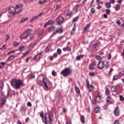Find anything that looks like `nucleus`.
<instances>
[{
    "instance_id": "obj_1",
    "label": "nucleus",
    "mask_w": 124,
    "mask_h": 124,
    "mask_svg": "<svg viewBox=\"0 0 124 124\" xmlns=\"http://www.w3.org/2000/svg\"><path fill=\"white\" fill-rule=\"evenodd\" d=\"M37 84L39 86H42L45 91H49L52 87V83L47 79V78H43L42 80L39 78L36 79Z\"/></svg>"
},
{
    "instance_id": "obj_2",
    "label": "nucleus",
    "mask_w": 124,
    "mask_h": 124,
    "mask_svg": "<svg viewBox=\"0 0 124 124\" xmlns=\"http://www.w3.org/2000/svg\"><path fill=\"white\" fill-rule=\"evenodd\" d=\"M40 117L42 118L43 123L45 124H52L53 123V115H50L49 113H46L41 111L39 113Z\"/></svg>"
},
{
    "instance_id": "obj_3",
    "label": "nucleus",
    "mask_w": 124,
    "mask_h": 124,
    "mask_svg": "<svg viewBox=\"0 0 124 124\" xmlns=\"http://www.w3.org/2000/svg\"><path fill=\"white\" fill-rule=\"evenodd\" d=\"M23 6H24L23 4H19L16 5V8L10 7L9 9V11L10 13L12 14H14V13L19 14V13H21V12L23 11Z\"/></svg>"
},
{
    "instance_id": "obj_4",
    "label": "nucleus",
    "mask_w": 124,
    "mask_h": 124,
    "mask_svg": "<svg viewBox=\"0 0 124 124\" xmlns=\"http://www.w3.org/2000/svg\"><path fill=\"white\" fill-rule=\"evenodd\" d=\"M11 83L16 90H20L21 87H24V81L21 79H13Z\"/></svg>"
},
{
    "instance_id": "obj_5",
    "label": "nucleus",
    "mask_w": 124,
    "mask_h": 124,
    "mask_svg": "<svg viewBox=\"0 0 124 124\" xmlns=\"http://www.w3.org/2000/svg\"><path fill=\"white\" fill-rule=\"evenodd\" d=\"M72 73V70L70 67L65 68L61 73V75H63V77H67Z\"/></svg>"
},
{
    "instance_id": "obj_6",
    "label": "nucleus",
    "mask_w": 124,
    "mask_h": 124,
    "mask_svg": "<svg viewBox=\"0 0 124 124\" xmlns=\"http://www.w3.org/2000/svg\"><path fill=\"white\" fill-rule=\"evenodd\" d=\"M31 30L29 29L24 31L21 35L20 36V39H26L28 38V36L31 34Z\"/></svg>"
},
{
    "instance_id": "obj_7",
    "label": "nucleus",
    "mask_w": 124,
    "mask_h": 124,
    "mask_svg": "<svg viewBox=\"0 0 124 124\" xmlns=\"http://www.w3.org/2000/svg\"><path fill=\"white\" fill-rule=\"evenodd\" d=\"M64 21V18L62 16H58L55 20L57 25H59V26L62 25V24H63Z\"/></svg>"
},
{
    "instance_id": "obj_8",
    "label": "nucleus",
    "mask_w": 124,
    "mask_h": 124,
    "mask_svg": "<svg viewBox=\"0 0 124 124\" xmlns=\"http://www.w3.org/2000/svg\"><path fill=\"white\" fill-rule=\"evenodd\" d=\"M104 66H105V64L104 63V62H103V61L101 60L99 61L98 63V68H99V69H102L104 68Z\"/></svg>"
},
{
    "instance_id": "obj_9",
    "label": "nucleus",
    "mask_w": 124,
    "mask_h": 124,
    "mask_svg": "<svg viewBox=\"0 0 124 124\" xmlns=\"http://www.w3.org/2000/svg\"><path fill=\"white\" fill-rule=\"evenodd\" d=\"M59 32L60 33H62V32H63V30L62 28H59L58 30H55L53 31L52 35H56V34H57V33H59Z\"/></svg>"
},
{
    "instance_id": "obj_10",
    "label": "nucleus",
    "mask_w": 124,
    "mask_h": 124,
    "mask_svg": "<svg viewBox=\"0 0 124 124\" xmlns=\"http://www.w3.org/2000/svg\"><path fill=\"white\" fill-rule=\"evenodd\" d=\"M42 58V55L41 54H38L36 55V56L34 58V60L35 61H37L38 62V61H40V59Z\"/></svg>"
},
{
    "instance_id": "obj_11",
    "label": "nucleus",
    "mask_w": 124,
    "mask_h": 124,
    "mask_svg": "<svg viewBox=\"0 0 124 124\" xmlns=\"http://www.w3.org/2000/svg\"><path fill=\"white\" fill-rule=\"evenodd\" d=\"M41 15H42V13H40L39 15H38V16H33L31 19L30 20V22H32L33 21H34V20H35L36 19H37V18H38V17L41 16Z\"/></svg>"
},
{
    "instance_id": "obj_12",
    "label": "nucleus",
    "mask_w": 124,
    "mask_h": 124,
    "mask_svg": "<svg viewBox=\"0 0 124 124\" xmlns=\"http://www.w3.org/2000/svg\"><path fill=\"white\" fill-rule=\"evenodd\" d=\"M93 46L94 48H95V49H96V48H98L99 46H100V43H99V41H96V42H95Z\"/></svg>"
},
{
    "instance_id": "obj_13",
    "label": "nucleus",
    "mask_w": 124,
    "mask_h": 124,
    "mask_svg": "<svg viewBox=\"0 0 124 124\" xmlns=\"http://www.w3.org/2000/svg\"><path fill=\"white\" fill-rule=\"evenodd\" d=\"M6 102V98L5 97L2 98L1 100V107H2V106H3V105L5 104Z\"/></svg>"
},
{
    "instance_id": "obj_14",
    "label": "nucleus",
    "mask_w": 124,
    "mask_h": 124,
    "mask_svg": "<svg viewBox=\"0 0 124 124\" xmlns=\"http://www.w3.org/2000/svg\"><path fill=\"white\" fill-rule=\"evenodd\" d=\"M101 99V97L100 96H97L95 98V101H94L93 104H96V102H98V101H99V100H100Z\"/></svg>"
},
{
    "instance_id": "obj_15",
    "label": "nucleus",
    "mask_w": 124,
    "mask_h": 124,
    "mask_svg": "<svg viewBox=\"0 0 124 124\" xmlns=\"http://www.w3.org/2000/svg\"><path fill=\"white\" fill-rule=\"evenodd\" d=\"M119 107H117L114 111L115 116H119Z\"/></svg>"
},
{
    "instance_id": "obj_16",
    "label": "nucleus",
    "mask_w": 124,
    "mask_h": 124,
    "mask_svg": "<svg viewBox=\"0 0 124 124\" xmlns=\"http://www.w3.org/2000/svg\"><path fill=\"white\" fill-rule=\"evenodd\" d=\"M90 26H91V24H88L86 25V26L84 28V32H86V31H88V30H89V29H90Z\"/></svg>"
},
{
    "instance_id": "obj_17",
    "label": "nucleus",
    "mask_w": 124,
    "mask_h": 124,
    "mask_svg": "<svg viewBox=\"0 0 124 124\" xmlns=\"http://www.w3.org/2000/svg\"><path fill=\"white\" fill-rule=\"evenodd\" d=\"M67 16H69V17H72V15H73V13H72V11L70 10H68L66 13Z\"/></svg>"
},
{
    "instance_id": "obj_18",
    "label": "nucleus",
    "mask_w": 124,
    "mask_h": 124,
    "mask_svg": "<svg viewBox=\"0 0 124 124\" xmlns=\"http://www.w3.org/2000/svg\"><path fill=\"white\" fill-rule=\"evenodd\" d=\"M29 18L28 17H22L20 21V23L22 24V23H24V22H26V21H27L28 20Z\"/></svg>"
},
{
    "instance_id": "obj_19",
    "label": "nucleus",
    "mask_w": 124,
    "mask_h": 124,
    "mask_svg": "<svg viewBox=\"0 0 124 124\" xmlns=\"http://www.w3.org/2000/svg\"><path fill=\"white\" fill-rule=\"evenodd\" d=\"M55 29H56V27L54 26H51L48 28V31L49 32H52L53 31L55 30Z\"/></svg>"
},
{
    "instance_id": "obj_20",
    "label": "nucleus",
    "mask_w": 124,
    "mask_h": 124,
    "mask_svg": "<svg viewBox=\"0 0 124 124\" xmlns=\"http://www.w3.org/2000/svg\"><path fill=\"white\" fill-rule=\"evenodd\" d=\"M62 50L64 51V52H66V51H71V48L67 46L66 47L63 48Z\"/></svg>"
},
{
    "instance_id": "obj_21",
    "label": "nucleus",
    "mask_w": 124,
    "mask_h": 124,
    "mask_svg": "<svg viewBox=\"0 0 124 124\" xmlns=\"http://www.w3.org/2000/svg\"><path fill=\"white\" fill-rule=\"evenodd\" d=\"M6 63L5 62H0V69H1V68L4 67Z\"/></svg>"
},
{
    "instance_id": "obj_22",
    "label": "nucleus",
    "mask_w": 124,
    "mask_h": 124,
    "mask_svg": "<svg viewBox=\"0 0 124 124\" xmlns=\"http://www.w3.org/2000/svg\"><path fill=\"white\" fill-rule=\"evenodd\" d=\"M84 55H80L78 56L76 58V60L77 61H80V60H81V59H82V58L84 57Z\"/></svg>"
},
{
    "instance_id": "obj_23",
    "label": "nucleus",
    "mask_w": 124,
    "mask_h": 124,
    "mask_svg": "<svg viewBox=\"0 0 124 124\" xmlns=\"http://www.w3.org/2000/svg\"><path fill=\"white\" fill-rule=\"evenodd\" d=\"M75 90L78 94L80 93V89H79V88H78L77 86L75 87Z\"/></svg>"
},
{
    "instance_id": "obj_24",
    "label": "nucleus",
    "mask_w": 124,
    "mask_h": 124,
    "mask_svg": "<svg viewBox=\"0 0 124 124\" xmlns=\"http://www.w3.org/2000/svg\"><path fill=\"white\" fill-rule=\"evenodd\" d=\"M75 31H76V25H74L71 32V34H73L75 32Z\"/></svg>"
},
{
    "instance_id": "obj_25",
    "label": "nucleus",
    "mask_w": 124,
    "mask_h": 124,
    "mask_svg": "<svg viewBox=\"0 0 124 124\" xmlns=\"http://www.w3.org/2000/svg\"><path fill=\"white\" fill-rule=\"evenodd\" d=\"M94 112L95 113H99V112H100V108L99 107H96L94 109Z\"/></svg>"
},
{
    "instance_id": "obj_26",
    "label": "nucleus",
    "mask_w": 124,
    "mask_h": 124,
    "mask_svg": "<svg viewBox=\"0 0 124 124\" xmlns=\"http://www.w3.org/2000/svg\"><path fill=\"white\" fill-rule=\"evenodd\" d=\"M80 121L82 124H85V117L83 115L80 116Z\"/></svg>"
},
{
    "instance_id": "obj_27",
    "label": "nucleus",
    "mask_w": 124,
    "mask_h": 124,
    "mask_svg": "<svg viewBox=\"0 0 124 124\" xmlns=\"http://www.w3.org/2000/svg\"><path fill=\"white\" fill-rule=\"evenodd\" d=\"M13 59H15V55H11L8 58V61H12Z\"/></svg>"
},
{
    "instance_id": "obj_28",
    "label": "nucleus",
    "mask_w": 124,
    "mask_h": 124,
    "mask_svg": "<svg viewBox=\"0 0 124 124\" xmlns=\"http://www.w3.org/2000/svg\"><path fill=\"white\" fill-rule=\"evenodd\" d=\"M89 92H93V85H90L87 87Z\"/></svg>"
},
{
    "instance_id": "obj_29",
    "label": "nucleus",
    "mask_w": 124,
    "mask_h": 124,
    "mask_svg": "<svg viewBox=\"0 0 124 124\" xmlns=\"http://www.w3.org/2000/svg\"><path fill=\"white\" fill-rule=\"evenodd\" d=\"M90 70H93V62H92L89 66Z\"/></svg>"
},
{
    "instance_id": "obj_30",
    "label": "nucleus",
    "mask_w": 124,
    "mask_h": 124,
    "mask_svg": "<svg viewBox=\"0 0 124 124\" xmlns=\"http://www.w3.org/2000/svg\"><path fill=\"white\" fill-rule=\"evenodd\" d=\"M2 89H3V83L0 82V92H2Z\"/></svg>"
},
{
    "instance_id": "obj_31",
    "label": "nucleus",
    "mask_w": 124,
    "mask_h": 124,
    "mask_svg": "<svg viewBox=\"0 0 124 124\" xmlns=\"http://www.w3.org/2000/svg\"><path fill=\"white\" fill-rule=\"evenodd\" d=\"M105 93L106 95H109L110 94V90L108 89H106Z\"/></svg>"
},
{
    "instance_id": "obj_32",
    "label": "nucleus",
    "mask_w": 124,
    "mask_h": 124,
    "mask_svg": "<svg viewBox=\"0 0 124 124\" xmlns=\"http://www.w3.org/2000/svg\"><path fill=\"white\" fill-rule=\"evenodd\" d=\"M79 20V16H76V17L74 18L72 20L73 23H75V22H77Z\"/></svg>"
},
{
    "instance_id": "obj_33",
    "label": "nucleus",
    "mask_w": 124,
    "mask_h": 124,
    "mask_svg": "<svg viewBox=\"0 0 124 124\" xmlns=\"http://www.w3.org/2000/svg\"><path fill=\"white\" fill-rule=\"evenodd\" d=\"M120 10V4H117L115 7V11H119Z\"/></svg>"
},
{
    "instance_id": "obj_34",
    "label": "nucleus",
    "mask_w": 124,
    "mask_h": 124,
    "mask_svg": "<svg viewBox=\"0 0 124 124\" xmlns=\"http://www.w3.org/2000/svg\"><path fill=\"white\" fill-rule=\"evenodd\" d=\"M106 7L107 8H111V3L110 2H107L106 4Z\"/></svg>"
},
{
    "instance_id": "obj_35",
    "label": "nucleus",
    "mask_w": 124,
    "mask_h": 124,
    "mask_svg": "<svg viewBox=\"0 0 124 124\" xmlns=\"http://www.w3.org/2000/svg\"><path fill=\"white\" fill-rule=\"evenodd\" d=\"M21 111H26L27 110V108L25 106H22L20 108Z\"/></svg>"
},
{
    "instance_id": "obj_36",
    "label": "nucleus",
    "mask_w": 124,
    "mask_h": 124,
    "mask_svg": "<svg viewBox=\"0 0 124 124\" xmlns=\"http://www.w3.org/2000/svg\"><path fill=\"white\" fill-rule=\"evenodd\" d=\"M24 48H25V46H19L18 50H19V51H20V52H22Z\"/></svg>"
},
{
    "instance_id": "obj_37",
    "label": "nucleus",
    "mask_w": 124,
    "mask_h": 124,
    "mask_svg": "<svg viewBox=\"0 0 124 124\" xmlns=\"http://www.w3.org/2000/svg\"><path fill=\"white\" fill-rule=\"evenodd\" d=\"M16 52V50H11L8 53V55H11V54H14V53H15Z\"/></svg>"
},
{
    "instance_id": "obj_38",
    "label": "nucleus",
    "mask_w": 124,
    "mask_h": 124,
    "mask_svg": "<svg viewBox=\"0 0 124 124\" xmlns=\"http://www.w3.org/2000/svg\"><path fill=\"white\" fill-rule=\"evenodd\" d=\"M35 45V44H34V43H31L30 45H29L28 46V48H30V47H32V48H33V47H34Z\"/></svg>"
},
{
    "instance_id": "obj_39",
    "label": "nucleus",
    "mask_w": 124,
    "mask_h": 124,
    "mask_svg": "<svg viewBox=\"0 0 124 124\" xmlns=\"http://www.w3.org/2000/svg\"><path fill=\"white\" fill-rule=\"evenodd\" d=\"M96 3L97 4H103V2L102 1H101L100 0H97Z\"/></svg>"
},
{
    "instance_id": "obj_40",
    "label": "nucleus",
    "mask_w": 124,
    "mask_h": 124,
    "mask_svg": "<svg viewBox=\"0 0 124 124\" xmlns=\"http://www.w3.org/2000/svg\"><path fill=\"white\" fill-rule=\"evenodd\" d=\"M95 58H96V60H97L98 61H100V60H102V58L98 55H96L95 56Z\"/></svg>"
},
{
    "instance_id": "obj_41",
    "label": "nucleus",
    "mask_w": 124,
    "mask_h": 124,
    "mask_svg": "<svg viewBox=\"0 0 124 124\" xmlns=\"http://www.w3.org/2000/svg\"><path fill=\"white\" fill-rule=\"evenodd\" d=\"M45 2H46V0H43V2L41 0H39L38 1V3H39L40 4H43V3H45Z\"/></svg>"
},
{
    "instance_id": "obj_42",
    "label": "nucleus",
    "mask_w": 124,
    "mask_h": 124,
    "mask_svg": "<svg viewBox=\"0 0 124 124\" xmlns=\"http://www.w3.org/2000/svg\"><path fill=\"white\" fill-rule=\"evenodd\" d=\"M118 79H119V76H117V75H115L113 77V80L114 81H116V80H118Z\"/></svg>"
},
{
    "instance_id": "obj_43",
    "label": "nucleus",
    "mask_w": 124,
    "mask_h": 124,
    "mask_svg": "<svg viewBox=\"0 0 124 124\" xmlns=\"http://www.w3.org/2000/svg\"><path fill=\"white\" fill-rule=\"evenodd\" d=\"M117 94H118V92L117 91V90L112 91V95H117Z\"/></svg>"
},
{
    "instance_id": "obj_44",
    "label": "nucleus",
    "mask_w": 124,
    "mask_h": 124,
    "mask_svg": "<svg viewBox=\"0 0 124 124\" xmlns=\"http://www.w3.org/2000/svg\"><path fill=\"white\" fill-rule=\"evenodd\" d=\"M47 25H52L53 24V20H49L47 22Z\"/></svg>"
},
{
    "instance_id": "obj_45",
    "label": "nucleus",
    "mask_w": 124,
    "mask_h": 124,
    "mask_svg": "<svg viewBox=\"0 0 124 124\" xmlns=\"http://www.w3.org/2000/svg\"><path fill=\"white\" fill-rule=\"evenodd\" d=\"M57 52L59 55H61L62 54V49H61V48H58Z\"/></svg>"
},
{
    "instance_id": "obj_46",
    "label": "nucleus",
    "mask_w": 124,
    "mask_h": 124,
    "mask_svg": "<svg viewBox=\"0 0 124 124\" xmlns=\"http://www.w3.org/2000/svg\"><path fill=\"white\" fill-rule=\"evenodd\" d=\"M13 45L14 46H17V45H19V43H18L17 42H14L13 43Z\"/></svg>"
},
{
    "instance_id": "obj_47",
    "label": "nucleus",
    "mask_w": 124,
    "mask_h": 124,
    "mask_svg": "<svg viewBox=\"0 0 124 124\" xmlns=\"http://www.w3.org/2000/svg\"><path fill=\"white\" fill-rule=\"evenodd\" d=\"M86 86L88 88V87H89L90 86V82H89V80H86Z\"/></svg>"
},
{
    "instance_id": "obj_48",
    "label": "nucleus",
    "mask_w": 124,
    "mask_h": 124,
    "mask_svg": "<svg viewBox=\"0 0 124 124\" xmlns=\"http://www.w3.org/2000/svg\"><path fill=\"white\" fill-rule=\"evenodd\" d=\"M111 91H112V92L117 91V88L115 86H112L111 87Z\"/></svg>"
},
{
    "instance_id": "obj_49",
    "label": "nucleus",
    "mask_w": 124,
    "mask_h": 124,
    "mask_svg": "<svg viewBox=\"0 0 124 124\" xmlns=\"http://www.w3.org/2000/svg\"><path fill=\"white\" fill-rule=\"evenodd\" d=\"M106 13L107 14H110L111 13V11L110 10V9H107L106 10Z\"/></svg>"
},
{
    "instance_id": "obj_50",
    "label": "nucleus",
    "mask_w": 124,
    "mask_h": 124,
    "mask_svg": "<svg viewBox=\"0 0 124 124\" xmlns=\"http://www.w3.org/2000/svg\"><path fill=\"white\" fill-rule=\"evenodd\" d=\"M107 102H109V101H110V100H111V96H108L107 97Z\"/></svg>"
},
{
    "instance_id": "obj_51",
    "label": "nucleus",
    "mask_w": 124,
    "mask_h": 124,
    "mask_svg": "<svg viewBox=\"0 0 124 124\" xmlns=\"http://www.w3.org/2000/svg\"><path fill=\"white\" fill-rule=\"evenodd\" d=\"M52 75H53V76H56L57 75V73H56V71H55L54 70L52 71Z\"/></svg>"
},
{
    "instance_id": "obj_52",
    "label": "nucleus",
    "mask_w": 124,
    "mask_h": 124,
    "mask_svg": "<svg viewBox=\"0 0 124 124\" xmlns=\"http://www.w3.org/2000/svg\"><path fill=\"white\" fill-rule=\"evenodd\" d=\"M29 77H30L31 79H33V78H34V77H35L34 76V75L31 74L29 75Z\"/></svg>"
},
{
    "instance_id": "obj_53",
    "label": "nucleus",
    "mask_w": 124,
    "mask_h": 124,
    "mask_svg": "<svg viewBox=\"0 0 124 124\" xmlns=\"http://www.w3.org/2000/svg\"><path fill=\"white\" fill-rule=\"evenodd\" d=\"M29 53H30V51H26L25 53H23V57H26Z\"/></svg>"
},
{
    "instance_id": "obj_54",
    "label": "nucleus",
    "mask_w": 124,
    "mask_h": 124,
    "mask_svg": "<svg viewBox=\"0 0 124 124\" xmlns=\"http://www.w3.org/2000/svg\"><path fill=\"white\" fill-rule=\"evenodd\" d=\"M121 76H124V70L120 73Z\"/></svg>"
},
{
    "instance_id": "obj_55",
    "label": "nucleus",
    "mask_w": 124,
    "mask_h": 124,
    "mask_svg": "<svg viewBox=\"0 0 124 124\" xmlns=\"http://www.w3.org/2000/svg\"><path fill=\"white\" fill-rule=\"evenodd\" d=\"M31 103L30 102H28L27 103V106H29V107H31Z\"/></svg>"
},
{
    "instance_id": "obj_56",
    "label": "nucleus",
    "mask_w": 124,
    "mask_h": 124,
    "mask_svg": "<svg viewBox=\"0 0 124 124\" xmlns=\"http://www.w3.org/2000/svg\"><path fill=\"white\" fill-rule=\"evenodd\" d=\"M66 124H71V120H70V121L67 120L66 122Z\"/></svg>"
},
{
    "instance_id": "obj_57",
    "label": "nucleus",
    "mask_w": 124,
    "mask_h": 124,
    "mask_svg": "<svg viewBox=\"0 0 124 124\" xmlns=\"http://www.w3.org/2000/svg\"><path fill=\"white\" fill-rule=\"evenodd\" d=\"M112 58V56L111 55V54H109L108 56V59L111 60V58Z\"/></svg>"
},
{
    "instance_id": "obj_58",
    "label": "nucleus",
    "mask_w": 124,
    "mask_h": 124,
    "mask_svg": "<svg viewBox=\"0 0 124 124\" xmlns=\"http://www.w3.org/2000/svg\"><path fill=\"white\" fill-rule=\"evenodd\" d=\"M116 23L117 25H121V20H118L116 22Z\"/></svg>"
},
{
    "instance_id": "obj_59",
    "label": "nucleus",
    "mask_w": 124,
    "mask_h": 124,
    "mask_svg": "<svg viewBox=\"0 0 124 124\" xmlns=\"http://www.w3.org/2000/svg\"><path fill=\"white\" fill-rule=\"evenodd\" d=\"M120 99L121 101H123L124 99V96H120Z\"/></svg>"
},
{
    "instance_id": "obj_60",
    "label": "nucleus",
    "mask_w": 124,
    "mask_h": 124,
    "mask_svg": "<svg viewBox=\"0 0 124 124\" xmlns=\"http://www.w3.org/2000/svg\"><path fill=\"white\" fill-rule=\"evenodd\" d=\"M9 39V35H6V41H7Z\"/></svg>"
},
{
    "instance_id": "obj_61",
    "label": "nucleus",
    "mask_w": 124,
    "mask_h": 124,
    "mask_svg": "<svg viewBox=\"0 0 124 124\" xmlns=\"http://www.w3.org/2000/svg\"><path fill=\"white\" fill-rule=\"evenodd\" d=\"M116 1V0H109V3H114Z\"/></svg>"
},
{
    "instance_id": "obj_62",
    "label": "nucleus",
    "mask_w": 124,
    "mask_h": 124,
    "mask_svg": "<svg viewBox=\"0 0 124 124\" xmlns=\"http://www.w3.org/2000/svg\"><path fill=\"white\" fill-rule=\"evenodd\" d=\"M16 124H22V122H21V121L20 120H17V121L16 122Z\"/></svg>"
},
{
    "instance_id": "obj_63",
    "label": "nucleus",
    "mask_w": 124,
    "mask_h": 124,
    "mask_svg": "<svg viewBox=\"0 0 124 124\" xmlns=\"http://www.w3.org/2000/svg\"><path fill=\"white\" fill-rule=\"evenodd\" d=\"M89 76H91V77H93V73H92V72L89 73Z\"/></svg>"
},
{
    "instance_id": "obj_64",
    "label": "nucleus",
    "mask_w": 124,
    "mask_h": 124,
    "mask_svg": "<svg viewBox=\"0 0 124 124\" xmlns=\"http://www.w3.org/2000/svg\"><path fill=\"white\" fill-rule=\"evenodd\" d=\"M114 124H120V122H119V121L116 120L115 121Z\"/></svg>"
}]
</instances>
